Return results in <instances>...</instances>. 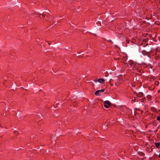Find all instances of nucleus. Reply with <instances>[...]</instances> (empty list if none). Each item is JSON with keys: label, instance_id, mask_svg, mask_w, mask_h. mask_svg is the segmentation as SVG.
Instances as JSON below:
<instances>
[{"label": "nucleus", "instance_id": "obj_1", "mask_svg": "<svg viewBox=\"0 0 160 160\" xmlns=\"http://www.w3.org/2000/svg\"><path fill=\"white\" fill-rule=\"evenodd\" d=\"M104 107L108 108H109V107L111 106V103L109 102V101L108 100L105 101L104 102Z\"/></svg>", "mask_w": 160, "mask_h": 160}, {"label": "nucleus", "instance_id": "obj_2", "mask_svg": "<svg viewBox=\"0 0 160 160\" xmlns=\"http://www.w3.org/2000/svg\"><path fill=\"white\" fill-rule=\"evenodd\" d=\"M104 89H102L101 90H98L96 91L95 92L94 94L96 96H100L101 95L102 93L104 92Z\"/></svg>", "mask_w": 160, "mask_h": 160}, {"label": "nucleus", "instance_id": "obj_3", "mask_svg": "<svg viewBox=\"0 0 160 160\" xmlns=\"http://www.w3.org/2000/svg\"><path fill=\"white\" fill-rule=\"evenodd\" d=\"M128 63L132 67H133L134 66V62L132 60H130L128 61Z\"/></svg>", "mask_w": 160, "mask_h": 160}, {"label": "nucleus", "instance_id": "obj_4", "mask_svg": "<svg viewBox=\"0 0 160 160\" xmlns=\"http://www.w3.org/2000/svg\"><path fill=\"white\" fill-rule=\"evenodd\" d=\"M97 81L100 83H102L104 81V80L102 78H99L98 80Z\"/></svg>", "mask_w": 160, "mask_h": 160}, {"label": "nucleus", "instance_id": "obj_5", "mask_svg": "<svg viewBox=\"0 0 160 160\" xmlns=\"http://www.w3.org/2000/svg\"><path fill=\"white\" fill-rule=\"evenodd\" d=\"M155 146L157 148H158L160 145V142L155 143Z\"/></svg>", "mask_w": 160, "mask_h": 160}, {"label": "nucleus", "instance_id": "obj_6", "mask_svg": "<svg viewBox=\"0 0 160 160\" xmlns=\"http://www.w3.org/2000/svg\"><path fill=\"white\" fill-rule=\"evenodd\" d=\"M157 120L160 122V115L157 116Z\"/></svg>", "mask_w": 160, "mask_h": 160}, {"label": "nucleus", "instance_id": "obj_7", "mask_svg": "<svg viewBox=\"0 0 160 160\" xmlns=\"http://www.w3.org/2000/svg\"><path fill=\"white\" fill-rule=\"evenodd\" d=\"M118 77H116L114 79V80H118Z\"/></svg>", "mask_w": 160, "mask_h": 160}, {"label": "nucleus", "instance_id": "obj_8", "mask_svg": "<svg viewBox=\"0 0 160 160\" xmlns=\"http://www.w3.org/2000/svg\"><path fill=\"white\" fill-rule=\"evenodd\" d=\"M118 82V81H117L115 82V84L116 85H117V83Z\"/></svg>", "mask_w": 160, "mask_h": 160}, {"label": "nucleus", "instance_id": "obj_9", "mask_svg": "<svg viewBox=\"0 0 160 160\" xmlns=\"http://www.w3.org/2000/svg\"><path fill=\"white\" fill-rule=\"evenodd\" d=\"M158 157H159V158H160V153L158 155Z\"/></svg>", "mask_w": 160, "mask_h": 160}, {"label": "nucleus", "instance_id": "obj_10", "mask_svg": "<svg viewBox=\"0 0 160 160\" xmlns=\"http://www.w3.org/2000/svg\"><path fill=\"white\" fill-rule=\"evenodd\" d=\"M111 80H112V79H110V81H110V83H111Z\"/></svg>", "mask_w": 160, "mask_h": 160}, {"label": "nucleus", "instance_id": "obj_11", "mask_svg": "<svg viewBox=\"0 0 160 160\" xmlns=\"http://www.w3.org/2000/svg\"><path fill=\"white\" fill-rule=\"evenodd\" d=\"M41 15H42V17H43L44 16V15L43 14H41Z\"/></svg>", "mask_w": 160, "mask_h": 160}, {"label": "nucleus", "instance_id": "obj_12", "mask_svg": "<svg viewBox=\"0 0 160 160\" xmlns=\"http://www.w3.org/2000/svg\"><path fill=\"white\" fill-rule=\"evenodd\" d=\"M158 92H160V90H159V91H158Z\"/></svg>", "mask_w": 160, "mask_h": 160}]
</instances>
